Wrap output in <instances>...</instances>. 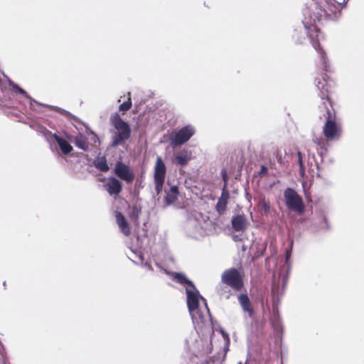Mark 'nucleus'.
Listing matches in <instances>:
<instances>
[{
    "label": "nucleus",
    "mask_w": 364,
    "mask_h": 364,
    "mask_svg": "<svg viewBox=\"0 0 364 364\" xmlns=\"http://www.w3.org/2000/svg\"><path fill=\"white\" fill-rule=\"evenodd\" d=\"M348 1L343 0V2H337V4L326 1L328 5V10L323 9L316 3H312L304 11V18L302 20V25L304 34L309 38L313 47L320 55L323 65L322 69L326 72L329 70V65L327 62L326 53L318 42L320 31L316 26V23L322 21L323 19L338 20L341 15L340 7L345 6Z\"/></svg>",
    "instance_id": "f257e3e1"
},
{
    "label": "nucleus",
    "mask_w": 364,
    "mask_h": 364,
    "mask_svg": "<svg viewBox=\"0 0 364 364\" xmlns=\"http://www.w3.org/2000/svg\"><path fill=\"white\" fill-rule=\"evenodd\" d=\"M14 92L16 94H21L26 99L30 100L31 107H32V103L34 102L36 104L46 107L51 110H55L69 119H71L74 117V116L70 112L60 107L38 103L35 100L32 99L26 91L21 88L17 84H15L14 82H12L4 73V72L0 70V106L4 103L11 100Z\"/></svg>",
    "instance_id": "f03ea898"
},
{
    "label": "nucleus",
    "mask_w": 364,
    "mask_h": 364,
    "mask_svg": "<svg viewBox=\"0 0 364 364\" xmlns=\"http://www.w3.org/2000/svg\"><path fill=\"white\" fill-rule=\"evenodd\" d=\"M315 85L319 90L318 96L322 100L321 108L323 109L327 114L326 123L323 127V133L327 139L334 140L338 135L339 129L333 119V110L330 109V107L332 108V106L329 102L328 90L326 87L327 83L325 77L316 78Z\"/></svg>",
    "instance_id": "7ed1b4c3"
},
{
    "label": "nucleus",
    "mask_w": 364,
    "mask_h": 364,
    "mask_svg": "<svg viewBox=\"0 0 364 364\" xmlns=\"http://www.w3.org/2000/svg\"><path fill=\"white\" fill-rule=\"evenodd\" d=\"M173 279L178 284L186 287V293L187 297V306L188 311L192 316L193 315V312L197 311L198 309L200 299L203 301L208 314L210 315L206 300L200 294L198 290L196 289L192 281L188 279L182 272H175Z\"/></svg>",
    "instance_id": "20e7f679"
},
{
    "label": "nucleus",
    "mask_w": 364,
    "mask_h": 364,
    "mask_svg": "<svg viewBox=\"0 0 364 364\" xmlns=\"http://www.w3.org/2000/svg\"><path fill=\"white\" fill-rule=\"evenodd\" d=\"M285 205L289 210L297 212L299 214L304 213L305 205L302 198L297 192L291 188H287L284 191Z\"/></svg>",
    "instance_id": "39448f33"
},
{
    "label": "nucleus",
    "mask_w": 364,
    "mask_h": 364,
    "mask_svg": "<svg viewBox=\"0 0 364 364\" xmlns=\"http://www.w3.org/2000/svg\"><path fill=\"white\" fill-rule=\"evenodd\" d=\"M222 282L235 290H240L243 287L242 277L236 268L225 270L221 276Z\"/></svg>",
    "instance_id": "423d86ee"
},
{
    "label": "nucleus",
    "mask_w": 364,
    "mask_h": 364,
    "mask_svg": "<svg viewBox=\"0 0 364 364\" xmlns=\"http://www.w3.org/2000/svg\"><path fill=\"white\" fill-rule=\"evenodd\" d=\"M196 129L191 124H188L179 129L173 136L170 138L171 144L178 146L186 143L195 134Z\"/></svg>",
    "instance_id": "0eeeda50"
},
{
    "label": "nucleus",
    "mask_w": 364,
    "mask_h": 364,
    "mask_svg": "<svg viewBox=\"0 0 364 364\" xmlns=\"http://www.w3.org/2000/svg\"><path fill=\"white\" fill-rule=\"evenodd\" d=\"M114 173L120 180L125 181L127 184L132 183L135 176L131 168L122 161L116 162Z\"/></svg>",
    "instance_id": "6e6552de"
},
{
    "label": "nucleus",
    "mask_w": 364,
    "mask_h": 364,
    "mask_svg": "<svg viewBox=\"0 0 364 364\" xmlns=\"http://www.w3.org/2000/svg\"><path fill=\"white\" fill-rule=\"evenodd\" d=\"M39 132L43 134V135L48 138L50 136H53L56 142L58 143L61 151L64 154H68L71 152L73 150V146L69 144V142L63 139V137L57 135L56 134H53L51 132L47 129L46 127H41L39 128Z\"/></svg>",
    "instance_id": "1a4fd4ad"
},
{
    "label": "nucleus",
    "mask_w": 364,
    "mask_h": 364,
    "mask_svg": "<svg viewBox=\"0 0 364 364\" xmlns=\"http://www.w3.org/2000/svg\"><path fill=\"white\" fill-rule=\"evenodd\" d=\"M111 123L114 127L118 131V133L125 135H131V128L127 122L124 121L118 113H114L111 117Z\"/></svg>",
    "instance_id": "9d476101"
},
{
    "label": "nucleus",
    "mask_w": 364,
    "mask_h": 364,
    "mask_svg": "<svg viewBox=\"0 0 364 364\" xmlns=\"http://www.w3.org/2000/svg\"><path fill=\"white\" fill-rule=\"evenodd\" d=\"M123 184L115 177H109L105 184V189L110 196L118 195L122 190Z\"/></svg>",
    "instance_id": "9b49d317"
},
{
    "label": "nucleus",
    "mask_w": 364,
    "mask_h": 364,
    "mask_svg": "<svg viewBox=\"0 0 364 364\" xmlns=\"http://www.w3.org/2000/svg\"><path fill=\"white\" fill-rule=\"evenodd\" d=\"M247 220L244 214H238L232 216L231 219L232 228L235 231L243 232L247 227Z\"/></svg>",
    "instance_id": "f8f14e48"
},
{
    "label": "nucleus",
    "mask_w": 364,
    "mask_h": 364,
    "mask_svg": "<svg viewBox=\"0 0 364 364\" xmlns=\"http://www.w3.org/2000/svg\"><path fill=\"white\" fill-rule=\"evenodd\" d=\"M166 173V168L165 164L161 156L156 158L154 166V180H164Z\"/></svg>",
    "instance_id": "ddd939ff"
},
{
    "label": "nucleus",
    "mask_w": 364,
    "mask_h": 364,
    "mask_svg": "<svg viewBox=\"0 0 364 364\" xmlns=\"http://www.w3.org/2000/svg\"><path fill=\"white\" fill-rule=\"evenodd\" d=\"M237 299L242 311L245 313H247L250 317H253L255 315V311L247 294H240Z\"/></svg>",
    "instance_id": "4468645a"
},
{
    "label": "nucleus",
    "mask_w": 364,
    "mask_h": 364,
    "mask_svg": "<svg viewBox=\"0 0 364 364\" xmlns=\"http://www.w3.org/2000/svg\"><path fill=\"white\" fill-rule=\"evenodd\" d=\"M229 197V191L227 189H225V187H223L221 196L218 198V200L216 204V210L220 214L223 213L224 211L226 210Z\"/></svg>",
    "instance_id": "2eb2a0df"
},
{
    "label": "nucleus",
    "mask_w": 364,
    "mask_h": 364,
    "mask_svg": "<svg viewBox=\"0 0 364 364\" xmlns=\"http://www.w3.org/2000/svg\"><path fill=\"white\" fill-rule=\"evenodd\" d=\"M116 220L121 232L126 236L129 235L131 230L129 223L121 212L116 213Z\"/></svg>",
    "instance_id": "dca6fc26"
},
{
    "label": "nucleus",
    "mask_w": 364,
    "mask_h": 364,
    "mask_svg": "<svg viewBox=\"0 0 364 364\" xmlns=\"http://www.w3.org/2000/svg\"><path fill=\"white\" fill-rule=\"evenodd\" d=\"M94 166L102 172H107L109 167L105 156H98L93 161Z\"/></svg>",
    "instance_id": "f3484780"
},
{
    "label": "nucleus",
    "mask_w": 364,
    "mask_h": 364,
    "mask_svg": "<svg viewBox=\"0 0 364 364\" xmlns=\"http://www.w3.org/2000/svg\"><path fill=\"white\" fill-rule=\"evenodd\" d=\"M129 137H130V136L125 135L124 134H121V133H118L117 132V133H116L112 136V143H111V146L112 147H117L122 141H124L125 140H127Z\"/></svg>",
    "instance_id": "a211bd4d"
},
{
    "label": "nucleus",
    "mask_w": 364,
    "mask_h": 364,
    "mask_svg": "<svg viewBox=\"0 0 364 364\" xmlns=\"http://www.w3.org/2000/svg\"><path fill=\"white\" fill-rule=\"evenodd\" d=\"M141 208L140 205H134L130 211V213H129L130 218L133 220L137 221L139 218V215L141 214Z\"/></svg>",
    "instance_id": "6ab92c4d"
},
{
    "label": "nucleus",
    "mask_w": 364,
    "mask_h": 364,
    "mask_svg": "<svg viewBox=\"0 0 364 364\" xmlns=\"http://www.w3.org/2000/svg\"><path fill=\"white\" fill-rule=\"evenodd\" d=\"M178 165L185 166L188 164L189 159L186 154H178L175 157Z\"/></svg>",
    "instance_id": "aec40b11"
},
{
    "label": "nucleus",
    "mask_w": 364,
    "mask_h": 364,
    "mask_svg": "<svg viewBox=\"0 0 364 364\" xmlns=\"http://www.w3.org/2000/svg\"><path fill=\"white\" fill-rule=\"evenodd\" d=\"M128 100L121 104L119 107V111L126 112L132 107V101L130 98V92H128Z\"/></svg>",
    "instance_id": "412c9836"
},
{
    "label": "nucleus",
    "mask_w": 364,
    "mask_h": 364,
    "mask_svg": "<svg viewBox=\"0 0 364 364\" xmlns=\"http://www.w3.org/2000/svg\"><path fill=\"white\" fill-rule=\"evenodd\" d=\"M177 196L173 197V195L171 194L168 191H166L164 200L167 205L173 204L177 200Z\"/></svg>",
    "instance_id": "4be33fe9"
},
{
    "label": "nucleus",
    "mask_w": 364,
    "mask_h": 364,
    "mask_svg": "<svg viewBox=\"0 0 364 364\" xmlns=\"http://www.w3.org/2000/svg\"><path fill=\"white\" fill-rule=\"evenodd\" d=\"M164 181V180H154L155 191L157 194H159L162 191Z\"/></svg>",
    "instance_id": "5701e85b"
},
{
    "label": "nucleus",
    "mask_w": 364,
    "mask_h": 364,
    "mask_svg": "<svg viewBox=\"0 0 364 364\" xmlns=\"http://www.w3.org/2000/svg\"><path fill=\"white\" fill-rule=\"evenodd\" d=\"M75 146L83 151H87L88 149V144L86 141L83 139L77 140L75 141Z\"/></svg>",
    "instance_id": "b1692460"
},
{
    "label": "nucleus",
    "mask_w": 364,
    "mask_h": 364,
    "mask_svg": "<svg viewBox=\"0 0 364 364\" xmlns=\"http://www.w3.org/2000/svg\"><path fill=\"white\" fill-rule=\"evenodd\" d=\"M289 269L288 268L286 273H283V274H280V277L282 279V291H284L285 287L287 284L288 277H289Z\"/></svg>",
    "instance_id": "393cba45"
},
{
    "label": "nucleus",
    "mask_w": 364,
    "mask_h": 364,
    "mask_svg": "<svg viewBox=\"0 0 364 364\" xmlns=\"http://www.w3.org/2000/svg\"><path fill=\"white\" fill-rule=\"evenodd\" d=\"M259 205L265 213H268L270 210V205L269 202L266 201L264 199L262 200L259 203Z\"/></svg>",
    "instance_id": "a878e982"
},
{
    "label": "nucleus",
    "mask_w": 364,
    "mask_h": 364,
    "mask_svg": "<svg viewBox=\"0 0 364 364\" xmlns=\"http://www.w3.org/2000/svg\"><path fill=\"white\" fill-rule=\"evenodd\" d=\"M204 235V230L201 228L200 224L196 220V237H198Z\"/></svg>",
    "instance_id": "bb28decb"
},
{
    "label": "nucleus",
    "mask_w": 364,
    "mask_h": 364,
    "mask_svg": "<svg viewBox=\"0 0 364 364\" xmlns=\"http://www.w3.org/2000/svg\"><path fill=\"white\" fill-rule=\"evenodd\" d=\"M297 156H298V162L299 164V168H300V171L301 173H304V164H303V161H302V154L301 151H298L297 152Z\"/></svg>",
    "instance_id": "cd10ccee"
},
{
    "label": "nucleus",
    "mask_w": 364,
    "mask_h": 364,
    "mask_svg": "<svg viewBox=\"0 0 364 364\" xmlns=\"http://www.w3.org/2000/svg\"><path fill=\"white\" fill-rule=\"evenodd\" d=\"M221 176H222V178H223V181H224L223 187H225V189H227L228 176V173H227V171H226L225 169H223L221 171Z\"/></svg>",
    "instance_id": "c85d7f7f"
},
{
    "label": "nucleus",
    "mask_w": 364,
    "mask_h": 364,
    "mask_svg": "<svg viewBox=\"0 0 364 364\" xmlns=\"http://www.w3.org/2000/svg\"><path fill=\"white\" fill-rule=\"evenodd\" d=\"M168 192L170 193L171 194L173 195V197H175V196L178 197V196L179 194L178 188L177 186H172Z\"/></svg>",
    "instance_id": "c756f323"
},
{
    "label": "nucleus",
    "mask_w": 364,
    "mask_h": 364,
    "mask_svg": "<svg viewBox=\"0 0 364 364\" xmlns=\"http://www.w3.org/2000/svg\"><path fill=\"white\" fill-rule=\"evenodd\" d=\"M268 172V168L264 165H262L260 168V171L259 172V175L265 174Z\"/></svg>",
    "instance_id": "7c9ffc66"
},
{
    "label": "nucleus",
    "mask_w": 364,
    "mask_h": 364,
    "mask_svg": "<svg viewBox=\"0 0 364 364\" xmlns=\"http://www.w3.org/2000/svg\"><path fill=\"white\" fill-rule=\"evenodd\" d=\"M147 269L149 270H151L152 269V267L150 264V262H146L144 264H143Z\"/></svg>",
    "instance_id": "2f4dec72"
},
{
    "label": "nucleus",
    "mask_w": 364,
    "mask_h": 364,
    "mask_svg": "<svg viewBox=\"0 0 364 364\" xmlns=\"http://www.w3.org/2000/svg\"><path fill=\"white\" fill-rule=\"evenodd\" d=\"M221 333H222L223 338H225L227 340V341L229 342L230 338H229L228 334L226 332H225L224 331H222Z\"/></svg>",
    "instance_id": "473e14b6"
},
{
    "label": "nucleus",
    "mask_w": 364,
    "mask_h": 364,
    "mask_svg": "<svg viewBox=\"0 0 364 364\" xmlns=\"http://www.w3.org/2000/svg\"><path fill=\"white\" fill-rule=\"evenodd\" d=\"M291 257V250H288L286 252V262L288 263L289 257Z\"/></svg>",
    "instance_id": "72a5a7b5"
},
{
    "label": "nucleus",
    "mask_w": 364,
    "mask_h": 364,
    "mask_svg": "<svg viewBox=\"0 0 364 364\" xmlns=\"http://www.w3.org/2000/svg\"><path fill=\"white\" fill-rule=\"evenodd\" d=\"M276 290H277L276 285H275L274 284H273L272 291V293H273L274 294H276Z\"/></svg>",
    "instance_id": "f704fd0d"
},
{
    "label": "nucleus",
    "mask_w": 364,
    "mask_h": 364,
    "mask_svg": "<svg viewBox=\"0 0 364 364\" xmlns=\"http://www.w3.org/2000/svg\"><path fill=\"white\" fill-rule=\"evenodd\" d=\"M304 38H304V36H302L301 37H298V38H297V41H298L299 43H302V40H303V39H304Z\"/></svg>",
    "instance_id": "c9c22d12"
},
{
    "label": "nucleus",
    "mask_w": 364,
    "mask_h": 364,
    "mask_svg": "<svg viewBox=\"0 0 364 364\" xmlns=\"http://www.w3.org/2000/svg\"><path fill=\"white\" fill-rule=\"evenodd\" d=\"M138 257L141 261L144 260V257L141 254H139Z\"/></svg>",
    "instance_id": "e433bc0d"
},
{
    "label": "nucleus",
    "mask_w": 364,
    "mask_h": 364,
    "mask_svg": "<svg viewBox=\"0 0 364 364\" xmlns=\"http://www.w3.org/2000/svg\"><path fill=\"white\" fill-rule=\"evenodd\" d=\"M277 161L278 162L282 163V156L278 157Z\"/></svg>",
    "instance_id": "4c0bfd02"
},
{
    "label": "nucleus",
    "mask_w": 364,
    "mask_h": 364,
    "mask_svg": "<svg viewBox=\"0 0 364 364\" xmlns=\"http://www.w3.org/2000/svg\"><path fill=\"white\" fill-rule=\"evenodd\" d=\"M137 185H140V183H138V181H136V186H137Z\"/></svg>",
    "instance_id": "58836bf2"
},
{
    "label": "nucleus",
    "mask_w": 364,
    "mask_h": 364,
    "mask_svg": "<svg viewBox=\"0 0 364 364\" xmlns=\"http://www.w3.org/2000/svg\"><path fill=\"white\" fill-rule=\"evenodd\" d=\"M137 185H140V183H138V181H136V186H137Z\"/></svg>",
    "instance_id": "ea45409f"
}]
</instances>
